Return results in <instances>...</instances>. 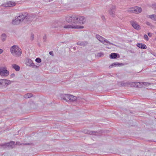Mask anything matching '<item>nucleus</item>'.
Here are the masks:
<instances>
[{"label": "nucleus", "mask_w": 156, "mask_h": 156, "mask_svg": "<svg viewBox=\"0 0 156 156\" xmlns=\"http://www.w3.org/2000/svg\"><path fill=\"white\" fill-rule=\"evenodd\" d=\"M123 64L121 63H115L113 64H112V65H111L110 66H109L111 68L112 66H123Z\"/></svg>", "instance_id": "obj_25"}, {"label": "nucleus", "mask_w": 156, "mask_h": 156, "mask_svg": "<svg viewBox=\"0 0 156 156\" xmlns=\"http://www.w3.org/2000/svg\"><path fill=\"white\" fill-rule=\"evenodd\" d=\"M144 37L145 40H146L147 41H148V36L146 34L144 35Z\"/></svg>", "instance_id": "obj_33"}, {"label": "nucleus", "mask_w": 156, "mask_h": 156, "mask_svg": "<svg viewBox=\"0 0 156 156\" xmlns=\"http://www.w3.org/2000/svg\"><path fill=\"white\" fill-rule=\"evenodd\" d=\"M155 64H156V63H155Z\"/></svg>", "instance_id": "obj_46"}, {"label": "nucleus", "mask_w": 156, "mask_h": 156, "mask_svg": "<svg viewBox=\"0 0 156 156\" xmlns=\"http://www.w3.org/2000/svg\"><path fill=\"white\" fill-rule=\"evenodd\" d=\"M6 35L5 34H2L1 37V39L2 41L4 42L5 41L6 38Z\"/></svg>", "instance_id": "obj_22"}, {"label": "nucleus", "mask_w": 156, "mask_h": 156, "mask_svg": "<svg viewBox=\"0 0 156 156\" xmlns=\"http://www.w3.org/2000/svg\"><path fill=\"white\" fill-rule=\"evenodd\" d=\"M146 24L147 25H150V23H149V22H147Z\"/></svg>", "instance_id": "obj_41"}, {"label": "nucleus", "mask_w": 156, "mask_h": 156, "mask_svg": "<svg viewBox=\"0 0 156 156\" xmlns=\"http://www.w3.org/2000/svg\"><path fill=\"white\" fill-rule=\"evenodd\" d=\"M79 16V18L78 20V25H81L83 24L85 22V18L82 16Z\"/></svg>", "instance_id": "obj_8"}, {"label": "nucleus", "mask_w": 156, "mask_h": 156, "mask_svg": "<svg viewBox=\"0 0 156 156\" xmlns=\"http://www.w3.org/2000/svg\"><path fill=\"white\" fill-rule=\"evenodd\" d=\"M10 76L11 77H13L15 76V74L14 73H12L11 75Z\"/></svg>", "instance_id": "obj_38"}, {"label": "nucleus", "mask_w": 156, "mask_h": 156, "mask_svg": "<svg viewBox=\"0 0 156 156\" xmlns=\"http://www.w3.org/2000/svg\"><path fill=\"white\" fill-rule=\"evenodd\" d=\"M86 133L90 135H96L97 132L95 131H88Z\"/></svg>", "instance_id": "obj_28"}, {"label": "nucleus", "mask_w": 156, "mask_h": 156, "mask_svg": "<svg viewBox=\"0 0 156 156\" xmlns=\"http://www.w3.org/2000/svg\"><path fill=\"white\" fill-rule=\"evenodd\" d=\"M15 142L13 141H11L9 143L5 144H0V145L2 147H4V146H7L9 147H10L12 148L13 147V146L14 145Z\"/></svg>", "instance_id": "obj_13"}, {"label": "nucleus", "mask_w": 156, "mask_h": 156, "mask_svg": "<svg viewBox=\"0 0 156 156\" xmlns=\"http://www.w3.org/2000/svg\"><path fill=\"white\" fill-rule=\"evenodd\" d=\"M115 6H112L110 9L109 11V12L110 15H111L112 16H114L115 15Z\"/></svg>", "instance_id": "obj_15"}, {"label": "nucleus", "mask_w": 156, "mask_h": 156, "mask_svg": "<svg viewBox=\"0 0 156 156\" xmlns=\"http://www.w3.org/2000/svg\"><path fill=\"white\" fill-rule=\"evenodd\" d=\"M46 36H44V38H43V39L44 40V41H46Z\"/></svg>", "instance_id": "obj_40"}, {"label": "nucleus", "mask_w": 156, "mask_h": 156, "mask_svg": "<svg viewBox=\"0 0 156 156\" xmlns=\"http://www.w3.org/2000/svg\"><path fill=\"white\" fill-rule=\"evenodd\" d=\"M16 5L15 2L9 1L3 4V5L6 7L13 6Z\"/></svg>", "instance_id": "obj_9"}, {"label": "nucleus", "mask_w": 156, "mask_h": 156, "mask_svg": "<svg viewBox=\"0 0 156 156\" xmlns=\"http://www.w3.org/2000/svg\"><path fill=\"white\" fill-rule=\"evenodd\" d=\"M9 74V71L5 66H0V75L2 76L6 77Z\"/></svg>", "instance_id": "obj_5"}, {"label": "nucleus", "mask_w": 156, "mask_h": 156, "mask_svg": "<svg viewBox=\"0 0 156 156\" xmlns=\"http://www.w3.org/2000/svg\"><path fill=\"white\" fill-rule=\"evenodd\" d=\"M53 51H50L49 52V54L50 55L52 56H54V54L53 53Z\"/></svg>", "instance_id": "obj_37"}, {"label": "nucleus", "mask_w": 156, "mask_h": 156, "mask_svg": "<svg viewBox=\"0 0 156 156\" xmlns=\"http://www.w3.org/2000/svg\"><path fill=\"white\" fill-rule=\"evenodd\" d=\"M96 38L101 42L105 45H107L108 44H110L115 46V45L113 44L110 42L106 39L100 36L99 35L96 34Z\"/></svg>", "instance_id": "obj_4"}, {"label": "nucleus", "mask_w": 156, "mask_h": 156, "mask_svg": "<svg viewBox=\"0 0 156 156\" xmlns=\"http://www.w3.org/2000/svg\"><path fill=\"white\" fill-rule=\"evenodd\" d=\"M4 84L6 86H8V85H9L12 83L11 81L10 80H8L4 79Z\"/></svg>", "instance_id": "obj_24"}, {"label": "nucleus", "mask_w": 156, "mask_h": 156, "mask_svg": "<svg viewBox=\"0 0 156 156\" xmlns=\"http://www.w3.org/2000/svg\"><path fill=\"white\" fill-rule=\"evenodd\" d=\"M101 17L103 20L105 19V17L104 16H102Z\"/></svg>", "instance_id": "obj_42"}, {"label": "nucleus", "mask_w": 156, "mask_h": 156, "mask_svg": "<svg viewBox=\"0 0 156 156\" xmlns=\"http://www.w3.org/2000/svg\"><path fill=\"white\" fill-rule=\"evenodd\" d=\"M4 79H0V84L1 85H3L4 84Z\"/></svg>", "instance_id": "obj_32"}, {"label": "nucleus", "mask_w": 156, "mask_h": 156, "mask_svg": "<svg viewBox=\"0 0 156 156\" xmlns=\"http://www.w3.org/2000/svg\"><path fill=\"white\" fill-rule=\"evenodd\" d=\"M26 16L25 19L27 21H31L34 20L36 18L35 15L32 14H28L27 13H25Z\"/></svg>", "instance_id": "obj_6"}, {"label": "nucleus", "mask_w": 156, "mask_h": 156, "mask_svg": "<svg viewBox=\"0 0 156 156\" xmlns=\"http://www.w3.org/2000/svg\"><path fill=\"white\" fill-rule=\"evenodd\" d=\"M104 55V53L102 52H100L98 53L97 54V56L98 57H101L103 56Z\"/></svg>", "instance_id": "obj_29"}, {"label": "nucleus", "mask_w": 156, "mask_h": 156, "mask_svg": "<svg viewBox=\"0 0 156 156\" xmlns=\"http://www.w3.org/2000/svg\"><path fill=\"white\" fill-rule=\"evenodd\" d=\"M21 22L18 20V19L16 17L12 21V23L13 25H18Z\"/></svg>", "instance_id": "obj_17"}, {"label": "nucleus", "mask_w": 156, "mask_h": 156, "mask_svg": "<svg viewBox=\"0 0 156 156\" xmlns=\"http://www.w3.org/2000/svg\"><path fill=\"white\" fill-rule=\"evenodd\" d=\"M155 40L156 41V37L155 38Z\"/></svg>", "instance_id": "obj_44"}, {"label": "nucleus", "mask_w": 156, "mask_h": 156, "mask_svg": "<svg viewBox=\"0 0 156 156\" xmlns=\"http://www.w3.org/2000/svg\"><path fill=\"white\" fill-rule=\"evenodd\" d=\"M26 64L27 65L30 66H32L33 67H37V66H36L34 63H33L32 60L30 59H28L26 61Z\"/></svg>", "instance_id": "obj_10"}, {"label": "nucleus", "mask_w": 156, "mask_h": 156, "mask_svg": "<svg viewBox=\"0 0 156 156\" xmlns=\"http://www.w3.org/2000/svg\"><path fill=\"white\" fill-rule=\"evenodd\" d=\"M110 57L112 59H115L117 58H119L120 56L118 54L114 53L111 54Z\"/></svg>", "instance_id": "obj_16"}, {"label": "nucleus", "mask_w": 156, "mask_h": 156, "mask_svg": "<svg viewBox=\"0 0 156 156\" xmlns=\"http://www.w3.org/2000/svg\"><path fill=\"white\" fill-rule=\"evenodd\" d=\"M155 34H156V32H155Z\"/></svg>", "instance_id": "obj_45"}, {"label": "nucleus", "mask_w": 156, "mask_h": 156, "mask_svg": "<svg viewBox=\"0 0 156 156\" xmlns=\"http://www.w3.org/2000/svg\"><path fill=\"white\" fill-rule=\"evenodd\" d=\"M141 84L140 85H141V87H144L145 88H148V86L151 85V84L149 83H148L146 82H141Z\"/></svg>", "instance_id": "obj_18"}, {"label": "nucleus", "mask_w": 156, "mask_h": 156, "mask_svg": "<svg viewBox=\"0 0 156 156\" xmlns=\"http://www.w3.org/2000/svg\"><path fill=\"white\" fill-rule=\"evenodd\" d=\"M62 99L66 101L74 102L76 101L77 102H82L83 99L77 98L76 96L69 94H63L61 95Z\"/></svg>", "instance_id": "obj_2"}, {"label": "nucleus", "mask_w": 156, "mask_h": 156, "mask_svg": "<svg viewBox=\"0 0 156 156\" xmlns=\"http://www.w3.org/2000/svg\"><path fill=\"white\" fill-rule=\"evenodd\" d=\"M35 61L38 63H40L41 62V60L40 58H37L36 59Z\"/></svg>", "instance_id": "obj_30"}, {"label": "nucleus", "mask_w": 156, "mask_h": 156, "mask_svg": "<svg viewBox=\"0 0 156 156\" xmlns=\"http://www.w3.org/2000/svg\"><path fill=\"white\" fill-rule=\"evenodd\" d=\"M154 56L156 57V55H154Z\"/></svg>", "instance_id": "obj_43"}, {"label": "nucleus", "mask_w": 156, "mask_h": 156, "mask_svg": "<svg viewBox=\"0 0 156 156\" xmlns=\"http://www.w3.org/2000/svg\"><path fill=\"white\" fill-rule=\"evenodd\" d=\"M137 46L139 48L142 49H146L147 48L146 46L145 45L140 43L138 44Z\"/></svg>", "instance_id": "obj_21"}, {"label": "nucleus", "mask_w": 156, "mask_h": 156, "mask_svg": "<svg viewBox=\"0 0 156 156\" xmlns=\"http://www.w3.org/2000/svg\"><path fill=\"white\" fill-rule=\"evenodd\" d=\"M3 52V50L2 49H0V54H1Z\"/></svg>", "instance_id": "obj_39"}, {"label": "nucleus", "mask_w": 156, "mask_h": 156, "mask_svg": "<svg viewBox=\"0 0 156 156\" xmlns=\"http://www.w3.org/2000/svg\"><path fill=\"white\" fill-rule=\"evenodd\" d=\"M131 24L132 25L133 27L136 30H139L140 29V26L136 22L131 21L130 22Z\"/></svg>", "instance_id": "obj_11"}, {"label": "nucleus", "mask_w": 156, "mask_h": 156, "mask_svg": "<svg viewBox=\"0 0 156 156\" xmlns=\"http://www.w3.org/2000/svg\"><path fill=\"white\" fill-rule=\"evenodd\" d=\"M12 68L17 71H19L20 70V67L16 64H13L12 65Z\"/></svg>", "instance_id": "obj_19"}, {"label": "nucleus", "mask_w": 156, "mask_h": 156, "mask_svg": "<svg viewBox=\"0 0 156 156\" xmlns=\"http://www.w3.org/2000/svg\"><path fill=\"white\" fill-rule=\"evenodd\" d=\"M16 145H27V144H26V143H23V144H20V142H17L16 143Z\"/></svg>", "instance_id": "obj_31"}, {"label": "nucleus", "mask_w": 156, "mask_h": 156, "mask_svg": "<svg viewBox=\"0 0 156 156\" xmlns=\"http://www.w3.org/2000/svg\"><path fill=\"white\" fill-rule=\"evenodd\" d=\"M77 44L80 46H84L87 44V43L86 42L79 41L77 43Z\"/></svg>", "instance_id": "obj_26"}, {"label": "nucleus", "mask_w": 156, "mask_h": 156, "mask_svg": "<svg viewBox=\"0 0 156 156\" xmlns=\"http://www.w3.org/2000/svg\"><path fill=\"white\" fill-rule=\"evenodd\" d=\"M32 94L31 93H27L24 95V97L26 98H28L31 97Z\"/></svg>", "instance_id": "obj_27"}, {"label": "nucleus", "mask_w": 156, "mask_h": 156, "mask_svg": "<svg viewBox=\"0 0 156 156\" xmlns=\"http://www.w3.org/2000/svg\"><path fill=\"white\" fill-rule=\"evenodd\" d=\"M25 13L24 14H20L19 16L16 17L18 19V20L20 21V22H21L24 19H25Z\"/></svg>", "instance_id": "obj_14"}, {"label": "nucleus", "mask_w": 156, "mask_h": 156, "mask_svg": "<svg viewBox=\"0 0 156 156\" xmlns=\"http://www.w3.org/2000/svg\"><path fill=\"white\" fill-rule=\"evenodd\" d=\"M148 35L149 37H151L152 35V34L151 33H148Z\"/></svg>", "instance_id": "obj_36"}, {"label": "nucleus", "mask_w": 156, "mask_h": 156, "mask_svg": "<svg viewBox=\"0 0 156 156\" xmlns=\"http://www.w3.org/2000/svg\"><path fill=\"white\" fill-rule=\"evenodd\" d=\"M132 11L134 13H139L142 12V9L140 7H136L132 9Z\"/></svg>", "instance_id": "obj_7"}, {"label": "nucleus", "mask_w": 156, "mask_h": 156, "mask_svg": "<svg viewBox=\"0 0 156 156\" xmlns=\"http://www.w3.org/2000/svg\"><path fill=\"white\" fill-rule=\"evenodd\" d=\"M141 83L140 82H133L131 83H129V85H130L132 87H141V86L140 85Z\"/></svg>", "instance_id": "obj_12"}, {"label": "nucleus", "mask_w": 156, "mask_h": 156, "mask_svg": "<svg viewBox=\"0 0 156 156\" xmlns=\"http://www.w3.org/2000/svg\"><path fill=\"white\" fill-rule=\"evenodd\" d=\"M153 8L155 10H156V4L152 5Z\"/></svg>", "instance_id": "obj_34"}, {"label": "nucleus", "mask_w": 156, "mask_h": 156, "mask_svg": "<svg viewBox=\"0 0 156 156\" xmlns=\"http://www.w3.org/2000/svg\"><path fill=\"white\" fill-rule=\"evenodd\" d=\"M10 52L14 56L18 57L22 54V50L17 45H14L10 48Z\"/></svg>", "instance_id": "obj_3"}, {"label": "nucleus", "mask_w": 156, "mask_h": 156, "mask_svg": "<svg viewBox=\"0 0 156 156\" xmlns=\"http://www.w3.org/2000/svg\"><path fill=\"white\" fill-rule=\"evenodd\" d=\"M147 17L154 20L156 21V15L153 14L151 15H148Z\"/></svg>", "instance_id": "obj_23"}, {"label": "nucleus", "mask_w": 156, "mask_h": 156, "mask_svg": "<svg viewBox=\"0 0 156 156\" xmlns=\"http://www.w3.org/2000/svg\"><path fill=\"white\" fill-rule=\"evenodd\" d=\"M119 84L121 86L126 87L129 85V83L127 82H119Z\"/></svg>", "instance_id": "obj_20"}, {"label": "nucleus", "mask_w": 156, "mask_h": 156, "mask_svg": "<svg viewBox=\"0 0 156 156\" xmlns=\"http://www.w3.org/2000/svg\"><path fill=\"white\" fill-rule=\"evenodd\" d=\"M34 37V35L33 34H31V39L33 40Z\"/></svg>", "instance_id": "obj_35"}, {"label": "nucleus", "mask_w": 156, "mask_h": 156, "mask_svg": "<svg viewBox=\"0 0 156 156\" xmlns=\"http://www.w3.org/2000/svg\"><path fill=\"white\" fill-rule=\"evenodd\" d=\"M79 18L78 16L75 15H68L66 17L65 20L67 22L70 23L64 26L65 28L82 29L83 27L78 25V20Z\"/></svg>", "instance_id": "obj_1"}]
</instances>
